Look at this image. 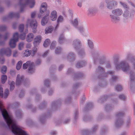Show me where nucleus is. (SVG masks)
<instances>
[{"label": "nucleus", "instance_id": "nucleus-1", "mask_svg": "<svg viewBox=\"0 0 135 135\" xmlns=\"http://www.w3.org/2000/svg\"><path fill=\"white\" fill-rule=\"evenodd\" d=\"M35 4L34 0H26L25 2L23 0H19V4L21 7L20 11L22 12L23 11V8L27 5H29L30 8H32Z\"/></svg>", "mask_w": 135, "mask_h": 135}, {"label": "nucleus", "instance_id": "nucleus-2", "mask_svg": "<svg viewBox=\"0 0 135 135\" xmlns=\"http://www.w3.org/2000/svg\"><path fill=\"white\" fill-rule=\"evenodd\" d=\"M115 67L117 70L121 69L124 72H128L129 70L128 65L124 61H122L120 63L117 64Z\"/></svg>", "mask_w": 135, "mask_h": 135}, {"label": "nucleus", "instance_id": "nucleus-3", "mask_svg": "<svg viewBox=\"0 0 135 135\" xmlns=\"http://www.w3.org/2000/svg\"><path fill=\"white\" fill-rule=\"evenodd\" d=\"M112 13L114 15H110V17L113 21H115L119 20V18L117 16L121 15L122 14L123 12L122 10L119 9L113 10Z\"/></svg>", "mask_w": 135, "mask_h": 135}, {"label": "nucleus", "instance_id": "nucleus-4", "mask_svg": "<svg viewBox=\"0 0 135 135\" xmlns=\"http://www.w3.org/2000/svg\"><path fill=\"white\" fill-rule=\"evenodd\" d=\"M18 40V34L17 32L15 33L13 36V38L11 39L10 41L9 45L10 47L12 48H14L16 45V42Z\"/></svg>", "mask_w": 135, "mask_h": 135}, {"label": "nucleus", "instance_id": "nucleus-5", "mask_svg": "<svg viewBox=\"0 0 135 135\" xmlns=\"http://www.w3.org/2000/svg\"><path fill=\"white\" fill-rule=\"evenodd\" d=\"M29 66L28 69V72L29 73H32L34 71V64L33 62L31 63L30 61H27L23 65V69H25L27 68Z\"/></svg>", "mask_w": 135, "mask_h": 135}, {"label": "nucleus", "instance_id": "nucleus-6", "mask_svg": "<svg viewBox=\"0 0 135 135\" xmlns=\"http://www.w3.org/2000/svg\"><path fill=\"white\" fill-rule=\"evenodd\" d=\"M29 23L30 24V26L32 28L33 32L34 33H36L37 31V22L35 20L31 21H30V20H28L27 21V24L26 25V26L27 28L28 27V24Z\"/></svg>", "mask_w": 135, "mask_h": 135}, {"label": "nucleus", "instance_id": "nucleus-7", "mask_svg": "<svg viewBox=\"0 0 135 135\" xmlns=\"http://www.w3.org/2000/svg\"><path fill=\"white\" fill-rule=\"evenodd\" d=\"M47 6V4L45 2L43 3L42 4L40 9V13L38 15V17L39 18H40L41 17V14L45 12L46 10Z\"/></svg>", "mask_w": 135, "mask_h": 135}, {"label": "nucleus", "instance_id": "nucleus-8", "mask_svg": "<svg viewBox=\"0 0 135 135\" xmlns=\"http://www.w3.org/2000/svg\"><path fill=\"white\" fill-rule=\"evenodd\" d=\"M0 54L1 55L5 54L8 57L11 56V51L9 48L6 49H2L0 50Z\"/></svg>", "mask_w": 135, "mask_h": 135}, {"label": "nucleus", "instance_id": "nucleus-9", "mask_svg": "<svg viewBox=\"0 0 135 135\" xmlns=\"http://www.w3.org/2000/svg\"><path fill=\"white\" fill-rule=\"evenodd\" d=\"M37 50L36 48L35 47L33 48L32 50V51L31 52V55L33 56L36 53ZM31 54V52L28 50H25V52L23 53V55L26 57H28L30 56Z\"/></svg>", "mask_w": 135, "mask_h": 135}, {"label": "nucleus", "instance_id": "nucleus-10", "mask_svg": "<svg viewBox=\"0 0 135 135\" xmlns=\"http://www.w3.org/2000/svg\"><path fill=\"white\" fill-rule=\"evenodd\" d=\"M42 39L40 35H38L36 36L34 39L33 44L35 47L38 45L41 41Z\"/></svg>", "mask_w": 135, "mask_h": 135}, {"label": "nucleus", "instance_id": "nucleus-11", "mask_svg": "<svg viewBox=\"0 0 135 135\" xmlns=\"http://www.w3.org/2000/svg\"><path fill=\"white\" fill-rule=\"evenodd\" d=\"M49 13H48L42 18L41 21V23L42 26H45L49 20Z\"/></svg>", "mask_w": 135, "mask_h": 135}, {"label": "nucleus", "instance_id": "nucleus-12", "mask_svg": "<svg viewBox=\"0 0 135 135\" xmlns=\"http://www.w3.org/2000/svg\"><path fill=\"white\" fill-rule=\"evenodd\" d=\"M23 79V77L22 76H20V75H17L16 81V85H19L22 81Z\"/></svg>", "mask_w": 135, "mask_h": 135}, {"label": "nucleus", "instance_id": "nucleus-13", "mask_svg": "<svg viewBox=\"0 0 135 135\" xmlns=\"http://www.w3.org/2000/svg\"><path fill=\"white\" fill-rule=\"evenodd\" d=\"M57 16V13L56 11H52L50 15V18L52 20L55 21L56 19Z\"/></svg>", "mask_w": 135, "mask_h": 135}, {"label": "nucleus", "instance_id": "nucleus-14", "mask_svg": "<svg viewBox=\"0 0 135 135\" xmlns=\"http://www.w3.org/2000/svg\"><path fill=\"white\" fill-rule=\"evenodd\" d=\"M34 37V36L32 33H29L26 37V41L28 42L31 41L33 40Z\"/></svg>", "mask_w": 135, "mask_h": 135}, {"label": "nucleus", "instance_id": "nucleus-15", "mask_svg": "<svg viewBox=\"0 0 135 135\" xmlns=\"http://www.w3.org/2000/svg\"><path fill=\"white\" fill-rule=\"evenodd\" d=\"M80 42L78 40H75L73 42V45L75 48L76 49L80 46Z\"/></svg>", "mask_w": 135, "mask_h": 135}, {"label": "nucleus", "instance_id": "nucleus-16", "mask_svg": "<svg viewBox=\"0 0 135 135\" xmlns=\"http://www.w3.org/2000/svg\"><path fill=\"white\" fill-rule=\"evenodd\" d=\"M86 64V62L84 61L79 62L77 63L76 66L77 68H82Z\"/></svg>", "mask_w": 135, "mask_h": 135}, {"label": "nucleus", "instance_id": "nucleus-17", "mask_svg": "<svg viewBox=\"0 0 135 135\" xmlns=\"http://www.w3.org/2000/svg\"><path fill=\"white\" fill-rule=\"evenodd\" d=\"M15 17L17 18L19 17V15L18 13H14L13 12H10L8 16V17L9 18H12Z\"/></svg>", "mask_w": 135, "mask_h": 135}, {"label": "nucleus", "instance_id": "nucleus-18", "mask_svg": "<svg viewBox=\"0 0 135 135\" xmlns=\"http://www.w3.org/2000/svg\"><path fill=\"white\" fill-rule=\"evenodd\" d=\"M63 20V17L62 16H59L58 18L57 19V24L56 25V29L57 28L59 27V25L60 23L62 22Z\"/></svg>", "mask_w": 135, "mask_h": 135}, {"label": "nucleus", "instance_id": "nucleus-19", "mask_svg": "<svg viewBox=\"0 0 135 135\" xmlns=\"http://www.w3.org/2000/svg\"><path fill=\"white\" fill-rule=\"evenodd\" d=\"M28 30L27 29H26L25 31V33H22L20 35V38L22 40H24L26 34L27 33Z\"/></svg>", "mask_w": 135, "mask_h": 135}, {"label": "nucleus", "instance_id": "nucleus-20", "mask_svg": "<svg viewBox=\"0 0 135 135\" xmlns=\"http://www.w3.org/2000/svg\"><path fill=\"white\" fill-rule=\"evenodd\" d=\"M53 27L51 26L46 28L45 29V33H51L53 30Z\"/></svg>", "mask_w": 135, "mask_h": 135}, {"label": "nucleus", "instance_id": "nucleus-21", "mask_svg": "<svg viewBox=\"0 0 135 135\" xmlns=\"http://www.w3.org/2000/svg\"><path fill=\"white\" fill-rule=\"evenodd\" d=\"M50 43V40L49 39H47L45 41L44 43V47H46L49 45Z\"/></svg>", "mask_w": 135, "mask_h": 135}, {"label": "nucleus", "instance_id": "nucleus-22", "mask_svg": "<svg viewBox=\"0 0 135 135\" xmlns=\"http://www.w3.org/2000/svg\"><path fill=\"white\" fill-rule=\"evenodd\" d=\"M7 76L5 75H2L1 77V81L2 84H4L6 81L7 79Z\"/></svg>", "mask_w": 135, "mask_h": 135}, {"label": "nucleus", "instance_id": "nucleus-23", "mask_svg": "<svg viewBox=\"0 0 135 135\" xmlns=\"http://www.w3.org/2000/svg\"><path fill=\"white\" fill-rule=\"evenodd\" d=\"M22 62L21 61H19L16 65V69L17 70H19L21 68L22 64Z\"/></svg>", "mask_w": 135, "mask_h": 135}, {"label": "nucleus", "instance_id": "nucleus-24", "mask_svg": "<svg viewBox=\"0 0 135 135\" xmlns=\"http://www.w3.org/2000/svg\"><path fill=\"white\" fill-rule=\"evenodd\" d=\"M64 40V38L63 36V35H61L59 39V42L60 44H61L63 43Z\"/></svg>", "mask_w": 135, "mask_h": 135}, {"label": "nucleus", "instance_id": "nucleus-25", "mask_svg": "<svg viewBox=\"0 0 135 135\" xmlns=\"http://www.w3.org/2000/svg\"><path fill=\"white\" fill-rule=\"evenodd\" d=\"M72 25L75 27H76L78 25V21L77 19H75L71 22Z\"/></svg>", "mask_w": 135, "mask_h": 135}, {"label": "nucleus", "instance_id": "nucleus-26", "mask_svg": "<svg viewBox=\"0 0 135 135\" xmlns=\"http://www.w3.org/2000/svg\"><path fill=\"white\" fill-rule=\"evenodd\" d=\"M7 70V67L5 66H3L1 69V72L2 73L5 74L6 73Z\"/></svg>", "mask_w": 135, "mask_h": 135}, {"label": "nucleus", "instance_id": "nucleus-27", "mask_svg": "<svg viewBox=\"0 0 135 135\" xmlns=\"http://www.w3.org/2000/svg\"><path fill=\"white\" fill-rule=\"evenodd\" d=\"M15 83L14 81H12L11 83L10 86V90H12L15 88Z\"/></svg>", "mask_w": 135, "mask_h": 135}, {"label": "nucleus", "instance_id": "nucleus-28", "mask_svg": "<svg viewBox=\"0 0 135 135\" xmlns=\"http://www.w3.org/2000/svg\"><path fill=\"white\" fill-rule=\"evenodd\" d=\"M9 94V91L8 89H6L4 92V98H6L8 97Z\"/></svg>", "mask_w": 135, "mask_h": 135}, {"label": "nucleus", "instance_id": "nucleus-29", "mask_svg": "<svg viewBox=\"0 0 135 135\" xmlns=\"http://www.w3.org/2000/svg\"><path fill=\"white\" fill-rule=\"evenodd\" d=\"M24 28V25L23 24H21L20 25L19 27V31L22 32H23Z\"/></svg>", "mask_w": 135, "mask_h": 135}, {"label": "nucleus", "instance_id": "nucleus-30", "mask_svg": "<svg viewBox=\"0 0 135 135\" xmlns=\"http://www.w3.org/2000/svg\"><path fill=\"white\" fill-rule=\"evenodd\" d=\"M74 55L73 53H70L68 55V58L71 59H74Z\"/></svg>", "mask_w": 135, "mask_h": 135}, {"label": "nucleus", "instance_id": "nucleus-31", "mask_svg": "<svg viewBox=\"0 0 135 135\" xmlns=\"http://www.w3.org/2000/svg\"><path fill=\"white\" fill-rule=\"evenodd\" d=\"M24 43L22 42L20 43L18 45V49L21 50L22 49L23 47Z\"/></svg>", "mask_w": 135, "mask_h": 135}, {"label": "nucleus", "instance_id": "nucleus-32", "mask_svg": "<svg viewBox=\"0 0 135 135\" xmlns=\"http://www.w3.org/2000/svg\"><path fill=\"white\" fill-rule=\"evenodd\" d=\"M127 59H129V58H128V57L127 58ZM129 59L130 61H131V62H132L133 63L134 68L135 69V61L134 58L131 57L130 58H129Z\"/></svg>", "mask_w": 135, "mask_h": 135}, {"label": "nucleus", "instance_id": "nucleus-33", "mask_svg": "<svg viewBox=\"0 0 135 135\" xmlns=\"http://www.w3.org/2000/svg\"><path fill=\"white\" fill-rule=\"evenodd\" d=\"M122 89L121 86L119 85H117L115 87V90L117 91H120Z\"/></svg>", "mask_w": 135, "mask_h": 135}, {"label": "nucleus", "instance_id": "nucleus-34", "mask_svg": "<svg viewBox=\"0 0 135 135\" xmlns=\"http://www.w3.org/2000/svg\"><path fill=\"white\" fill-rule=\"evenodd\" d=\"M130 77L131 81H133L134 80L135 78L134 74L131 73Z\"/></svg>", "mask_w": 135, "mask_h": 135}, {"label": "nucleus", "instance_id": "nucleus-35", "mask_svg": "<svg viewBox=\"0 0 135 135\" xmlns=\"http://www.w3.org/2000/svg\"><path fill=\"white\" fill-rule=\"evenodd\" d=\"M123 123V121L122 120H119L118 122H116V125L117 127H118L121 125Z\"/></svg>", "mask_w": 135, "mask_h": 135}, {"label": "nucleus", "instance_id": "nucleus-36", "mask_svg": "<svg viewBox=\"0 0 135 135\" xmlns=\"http://www.w3.org/2000/svg\"><path fill=\"white\" fill-rule=\"evenodd\" d=\"M61 51V49L60 48H57L55 50L56 54H59Z\"/></svg>", "mask_w": 135, "mask_h": 135}, {"label": "nucleus", "instance_id": "nucleus-37", "mask_svg": "<svg viewBox=\"0 0 135 135\" xmlns=\"http://www.w3.org/2000/svg\"><path fill=\"white\" fill-rule=\"evenodd\" d=\"M88 45L89 46V47L90 48H92L93 46V45L92 42H91V41L90 40H88Z\"/></svg>", "mask_w": 135, "mask_h": 135}, {"label": "nucleus", "instance_id": "nucleus-38", "mask_svg": "<svg viewBox=\"0 0 135 135\" xmlns=\"http://www.w3.org/2000/svg\"><path fill=\"white\" fill-rule=\"evenodd\" d=\"M104 71V69L100 67H98L97 71L98 72H102Z\"/></svg>", "mask_w": 135, "mask_h": 135}, {"label": "nucleus", "instance_id": "nucleus-39", "mask_svg": "<svg viewBox=\"0 0 135 135\" xmlns=\"http://www.w3.org/2000/svg\"><path fill=\"white\" fill-rule=\"evenodd\" d=\"M3 88L2 87H0V96L3 97Z\"/></svg>", "mask_w": 135, "mask_h": 135}, {"label": "nucleus", "instance_id": "nucleus-40", "mask_svg": "<svg viewBox=\"0 0 135 135\" xmlns=\"http://www.w3.org/2000/svg\"><path fill=\"white\" fill-rule=\"evenodd\" d=\"M56 43V42L55 41H53L52 43L50 46L51 49H53V47L55 46V45Z\"/></svg>", "mask_w": 135, "mask_h": 135}, {"label": "nucleus", "instance_id": "nucleus-41", "mask_svg": "<svg viewBox=\"0 0 135 135\" xmlns=\"http://www.w3.org/2000/svg\"><path fill=\"white\" fill-rule=\"evenodd\" d=\"M119 98L122 100H124L126 99V97L123 95H120L119 96Z\"/></svg>", "mask_w": 135, "mask_h": 135}, {"label": "nucleus", "instance_id": "nucleus-42", "mask_svg": "<svg viewBox=\"0 0 135 135\" xmlns=\"http://www.w3.org/2000/svg\"><path fill=\"white\" fill-rule=\"evenodd\" d=\"M18 55V54L16 51H14L13 54V56L15 57H16Z\"/></svg>", "mask_w": 135, "mask_h": 135}, {"label": "nucleus", "instance_id": "nucleus-43", "mask_svg": "<svg viewBox=\"0 0 135 135\" xmlns=\"http://www.w3.org/2000/svg\"><path fill=\"white\" fill-rule=\"evenodd\" d=\"M50 83V81L48 80H46L45 81L44 84L46 86H47V84H48Z\"/></svg>", "mask_w": 135, "mask_h": 135}, {"label": "nucleus", "instance_id": "nucleus-44", "mask_svg": "<svg viewBox=\"0 0 135 135\" xmlns=\"http://www.w3.org/2000/svg\"><path fill=\"white\" fill-rule=\"evenodd\" d=\"M6 29V27L5 26H2L0 27V29L1 31H4Z\"/></svg>", "mask_w": 135, "mask_h": 135}, {"label": "nucleus", "instance_id": "nucleus-45", "mask_svg": "<svg viewBox=\"0 0 135 135\" xmlns=\"http://www.w3.org/2000/svg\"><path fill=\"white\" fill-rule=\"evenodd\" d=\"M9 36V35L8 33H6L4 36V39H7V38Z\"/></svg>", "mask_w": 135, "mask_h": 135}, {"label": "nucleus", "instance_id": "nucleus-46", "mask_svg": "<svg viewBox=\"0 0 135 135\" xmlns=\"http://www.w3.org/2000/svg\"><path fill=\"white\" fill-rule=\"evenodd\" d=\"M36 15V12H34L32 13L31 14V17L32 18H34Z\"/></svg>", "mask_w": 135, "mask_h": 135}, {"label": "nucleus", "instance_id": "nucleus-47", "mask_svg": "<svg viewBox=\"0 0 135 135\" xmlns=\"http://www.w3.org/2000/svg\"><path fill=\"white\" fill-rule=\"evenodd\" d=\"M106 2L108 4V8L109 9H111L112 8V5H111V6H110V5L109 4V3H108L107 0L106 1Z\"/></svg>", "mask_w": 135, "mask_h": 135}, {"label": "nucleus", "instance_id": "nucleus-48", "mask_svg": "<svg viewBox=\"0 0 135 135\" xmlns=\"http://www.w3.org/2000/svg\"><path fill=\"white\" fill-rule=\"evenodd\" d=\"M31 45L30 44H28L26 45V47L27 48L30 49L31 47Z\"/></svg>", "mask_w": 135, "mask_h": 135}, {"label": "nucleus", "instance_id": "nucleus-49", "mask_svg": "<svg viewBox=\"0 0 135 135\" xmlns=\"http://www.w3.org/2000/svg\"><path fill=\"white\" fill-rule=\"evenodd\" d=\"M123 114L122 113H118L116 114V116L117 117L119 116H122L123 115Z\"/></svg>", "mask_w": 135, "mask_h": 135}, {"label": "nucleus", "instance_id": "nucleus-50", "mask_svg": "<svg viewBox=\"0 0 135 135\" xmlns=\"http://www.w3.org/2000/svg\"><path fill=\"white\" fill-rule=\"evenodd\" d=\"M41 61L40 59H38L37 60L36 64L39 65L41 63Z\"/></svg>", "mask_w": 135, "mask_h": 135}, {"label": "nucleus", "instance_id": "nucleus-51", "mask_svg": "<svg viewBox=\"0 0 135 135\" xmlns=\"http://www.w3.org/2000/svg\"><path fill=\"white\" fill-rule=\"evenodd\" d=\"M117 79V78L115 76H114L112 77V80L113 81Z\"/></svg>", "mask_w": 135, "mask_h": 135}, {"label": "nucleus", "instance_id": "nucleus-52", "mask_svg": "<svg viewBox=\"0 0 135 135\" xmlns=\"http://www.w3.org/2000/svg\"><path fill=\"white\" fill-rule=\"evenodd\" d=\"M128 12H125L123 14V15L124 16H126L128 15Z\"/></svg>", "mask_w": 135, "mask_h": 135}, {"label": "nucleus", "instance_id": "nucleus-53", "mask_svg": "<svg viewBox=\"0 0 135 135\" xmlns=\"http://www.w3.org/2000/svg\"><path fill=\"white\" fill-rule=\"evenodd\" d=\"M56 134V133L55 131H52L51 132V135H55Z\"/></svg>", "mask_w": 135, "mask_h": 135}, {"label": "nucleus", "instance_id": "nucleus-54", "mask_svg": "<svg viewBox=\"0 0 135 135\" xmlns=\"http://www.w3.org/2000/svg\"><path fill=\"white\" fill-rule=\"evenodd\" d=\"M48 53V51H46L44 54V55H43V57L45 56Z\"/></svg>", "mask_w": 135, "mask_h": 135}, {"label": "nucleus", "instance_id": "nucleus-55", "mask_svg": "<svg viewBox=\"0 0 135 135\" xmlns=\"http://www.w3.org/2000/svg\"><path fill=\"white\" fill-rule=\"evenodd\" d=\"M111 3H112L113 4V5H114V4H115V5H116L117 4V2H116L115 1H113L112 2H111Z\"/></svg>", "mask_w": 135, "mask_h": 135}, {"label": "nucleus", "instance_id": "nucleus-56", "mask_svg": "<svg viewBox=\"0 0 135 135\" xmlns=\"http://www.w3.org/2000/svg\"><path fill=\"white\" fill-rule=\"evenodd\" d=\"M111 66L110 64L109 63H108L106 65V67L107 68H109Z\"/></svg>", "mask_w": 135, "mask_h": 135}, {"label": "nucleus", "instance_id": "nucleus-57", "mask_svg": "<svg viewBox=\"0 0 135 135\" xmlns=\"http://www.w3.org/2000/svg\"><path fill=\"white\" fill-rule=\"evenodd\" d=\"M105 60L104 59L101 60L100 61V64H103L104 61Z\"/></svg>", "mask_w": 135, "mask_h": 135}, {"label": "nucleus", "instance_id": "nucleus-58", "mask_svg": "<svg viewBox=\"0 0 135 135\" xmlns=\"http://www.w3.org/2000/svg\"><path fill=\"white\" fill-rule=\"evenodd\" d=\"M121 4L124 7H127V5L123 3L120 2Z\"/></svg>", "mask_w": 135, "mask_h": 135}, {"label": "nucleus", "instance_id": "nucleus-59", "mask_svg": "<svg viewBox=\"0 0 135 135\" xmlns=\"http://www.w3.org/2000/svg\"><path fill=\"white\" fill-rule=\"evenodd\" d=\"M24 95V93H21L19 95V97H22Z\"/></svg>", "mask_w": 135, "mask_h": 135}, {"label": "nucleus", "instance_id": "nucleus-60", "mask_svg": "<svg viewBox=\"0 0 135 135\" xmlns=\"http://www.w3.org/2000/svg\"><path fill=\"white\" fill-rule=\"evenodd\" d=\"M114 73L112 71H110L107 73V74H110V75H112L114 74Z\"/></svg>", "mask_w": 135, "mask_h": 135}, {"label": "nucleus", "instance_id": "nucleus-61", "mask_svg": "<svg viewBox=\"0 0 135 135\" xmlns=\"http://www.w3.org/2000/svg\"><path fill=\"white\" fill-rule=\"evenodd\" d=\"M16 23H14L13 25V28L15 29L16 28Z\"/></svg>", "mask_w": 135, "mask_h": 135}, {"label": "nucleus", "instance_id": "nucleus-62", "mask_svg": "<svg viewBox=\"0 0 135 135\" xmlns=\"http://www.w3.org/2000/svg\"><path fill=\"white\" fill-rule=\"evenodd\" d=\"M63 66L62 65H61L60 66L59 68V70H60L61 69L63 68Z\"/></svg>", "mask_w": 135, "mask_h": 135}, {"label": "nucleus", "instance_id": "nucleus-63", "mask_svg": "<svg viewBox=\"0 0 135 135\" xmlns=\"http://www.w3.org/2000/svg\"><path fill=\"white\" fill-rule=\"evenodd\" d=\"M78 6L80 7H81V3H78Z\"/></svg>", "mask_w": 135, "mask_h": 135}, {"label": "nucleus", "instance_id": "nucleus-64", "mask_svg": "<svg viewBox=\"0 0 135 135\" xmlns=\"http://www.w3.org/2000/svg\"><path fill=\"white\" fill-rule=\"evenodd\" d=\"M69 121V119H68L67 120H66V121H65L64 123H67Z\"/></svg>", "mask_w": 135, "mask_h": 135}]
</instances>
